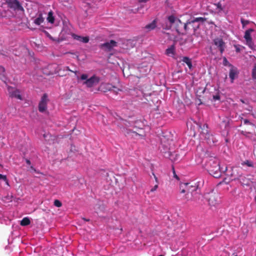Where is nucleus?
Returning <instances> with one entry per match:
<instances>
[{
	"label": "nucleus",
	"instance_id": "nucleus-14",
	"mask_svg": "<svg viewBox=\"0 0 256 256\" xmlns=\"http://www.w3.org/2000/svg\"><path fill=\"white\" fill-rule=\"evenodd\" d=\"M116 46V42L114 40H110L109 42H106L100 45L102 48H104L106 50H110L112 48Z\"/></svg>",
	"mask_w": 256,
	"mask_h": 256
},
{
	"label": "nucleus",
	"instance_id": "nucleus-13",
	"mask_svg": "<svg viewBox=\"0 0 256 256\" xmlns=\"http://www.w3.org/2000/svg\"><path fill=\"white\" fill-rule=\"evenodd\" d=\"M248 176H241L240 178L238 179L240 180L241 184L243 186H250V184H252V180L248 178Z\"/></svg>",
	"mask_w": 256,
	"mask_h": 256
},
{
	"label": "nucleus",
	"instance_id": "nucleus-7",
	"mask_svg": "<svg viewBox=\"0 0 256 256\" xmlns=\"http://www.w3.org/2000/svg\"><path fill=\"white\" fill-rule=\"evenodd\" d=\"M8 90L10 96L11 98H14L20 100H22V97L18 90L15 88H14L8 86Z\"/></svg>",
	"mask_w": 256,
	"mask_h": 256
},
{
	"label": "nucleus",
	"instance_id": "nucleus-58",
	"mask_svg": "<svg viewBox=\"0 0 256 256\" xmlns=\"http://www.w3.org/2000/svg\"><path fill=\"white\" fill-rule=\"evenodd\" d=\"M234 256H238L236 254L234 255Z\"/></svg>",
	"mask_w": 256,
	"mask_h": 256
},
{
	"label": "nucleus",
	"instance_id": "nucleus-33",
	"mask_svg": "<svg viewBox=\"0 0 256 256\" xmlns=\"http://www.w3.org/2000/svg\"><path fill=\"white\" fill-rule=\"evenodd\" d=\"M42 64L41 62H38V65H37L36 66L35 69L36 70L38 69V70H42Z\"/></svg>",
	"mask_w": 256,
	"mask_h": 256
},
{
	"label": "nucleus",
	"instance_id": "nucleus-59",
	"mask_svg": "<svg viewBox=\"0 0 256 256\" xmlns=\"http://www.w3.org/2000/svg\"><path fill=\"white\" fill-rule=\"evenodd\" d=\"M0 166H2V165L0 164Z\"/></svg>",
	"mask_w": 256,
	"mask_h": 256
},
{
	"label": "nucleus",
	"instance_id": "nucleus-21",
	"mask_svg": "<svg viewBox=\"0 0 256 256\" xmlns=\"http://www.w3.org/2000/svg\"><path fill=\"white\" fill-rule=\"evenodd\" d=\"M182 61L187 64V66H188L189 68H190V69L192 68V61H191V60L188 57H187V56L183 57V58L182 59Z\"/></svg>",
	"mask_w": 256,
	"mask_h": 256
},
{
	"label": "nucleus",
	"instance_id": "nucleus-55",
	"mask_svg": "<svg viewBox=\"0 0 256 256\" xmlns=\"http://www.w3.org/2000/svg\"><path fill=\"white\" fill-rule=\"evenodd\" d=\"M33 170H34V172H36V170H34V168H33Z\"/></svg>",
	"mask_w": 256,
	"mask_h": 256
},
{
	"label": "nucleus",
	"instance_id": "nucleus-23",
	"mask_svg": "<svg viewBox=\"0 0 256 256\" xmlns=\"http://www.w3.org/2000/svg\"><path fill=\"white\" fill-rule=\"evenodd\" d=\"M242 166H246L248 167L254 168V164L252 161L250 160H246L241 163Z\"/></svg>",
	"mask_w": 256,
	"mask_h": 256
},
{
	"label": "nucleus",
	"instance_id": "nucleus-29",
	"mask_svg": "<svg viewBox=\"0 0 256 256\" xmlns=\"http://www.w3.org/2000/svg\"><path fill=\"white\" fill-rule=\"evenodd\" d=\"M168 20L171 24H172L175 22L176 18L174 17V16L172 15L168 17Z\"/></svg>",
	"mask_w": 256,
	"mask_h": 256
},
{
	"label": "nucleus",
	"instance_id": "nucleus-56",
	"mask_svg": "<svg viewBox=\"0 0 256 256\" xmlns=\"http://www.w3.org/2000/svg\"><path fill=\"white\" fill-rule=\"evenodd\" d=\"M255 200H256V197H255Z\"/></svg>",
	"mask_w": 256,
	"mask_h": 256
},
{
	"label": "nucleus",
	"instance_id": "nucleus-44",
	"mask_svg": "<svg viewBox=\"0 0 256 256\" xmlns=\"http://www.w3.org/2000/svg\"><path fill=\"white\" fill-rule=\"evenodd\" d=\"M224 65H226L227 64H230L228 63V60H226V58H224Z\"/></svg>",
	"mask_w": 256,
	"mask_h": 256
},
{
	"label": "nucleus",
	"instance_id": "nucleus-25",
	"mask_svg": "<svg viewBox=\"0 0 256 256\" xmlns=\"http://www.w3.org/2000/svg\"><path fill=\"white\" fill-rule=\"evenodd\" d=\"M47 20L50 24H54V18L53 16V12L52 10L48 13Z\"/></svg>",
	"mask_w": 256,
	"mask_h": 256
},
{
	"label": "nucleus",
	"instance_id": "nucleus-51",
	"mask_svg": "<svg viewBox=\"0 0 256 256\" xmlns=\"http://www.w3.org/2000/svg\"><path fill=\"white\" fill-rule=\"evenodd\" d=\"M8 198V200H10V201H12V198Z\"/></svg>",
	"mask_w": 256,
	"mask_h": 256
},
{
	"label": "nucleus",
	"instance_id": "nucleus-26",
	"mask_svg": "<svg viewBox=\"0 0 256 256\" xmlns=\"http://www.w3.org/2000/svg\"><path fill=\"white\" fill-rule=\"evenodd\" d=\"M30 224V220L28 217H25L20 221V224L22 226H26Z\"/></svg>",
	"mask_w": 256,
	"mask_h": 256
},
{
	"label": "nucleus",
	"instance_id": "nucleus-22",
	"mask_svg": "<svg viewBox=\"0 0 256 256\" xmlns=\"http://www.w3.org/2000/svg\"><path fill=\"white\" fill-rule=\"evenodd\" d=\"M130 132H131V130H130ZM132 132L136 136H139L142 138H144L146 136V132L142 129H140L138 132L133 131Z\"/></svg>",
	"mask_w": 256,
	"mask_h": 256
},
{
	"label": "nucleus",
	"instance_id": "nucleus-20",
	"mask_svg": "<svg viewBox=\"0 0 256 256\" xmlns=\"http://www.w3.org/2000/svg\"><path fill=\"white\" fill-rule=\"evenodd\" d=\"M156 27V20H154L150 24L146 26L145 28L148 30V31L152 30L155 28Z\"/></svg>",
	"mask_w": 256,
	"mask_h": 256
},
{
	"label": "nucleus",
	"instance_id": "nucleus-19",
	"mask_svg": "<svg viewBox=\"0 0 256 256\" xmlns=\"http://www.w3.org/2000/svg\"><path fill=\"white\" fill-rule=\"evenodd\" d=\"M44 18L42 16V13L39 14L38 17L36 18L34 20V23L37 25H40L44 22Z\"/></svg>",
	"mask_w": 256,
	"mask_h": 256
},
{
	"label": "nucleus",
	"instance_id": "nucleus-16",
	"mask_svg": "<svg viewBox=\"0 0 256 256\" xmlns=\"http://www.w3.org/2000/svg\"><path fill=\"white\" fill-rule=\"evenodd\" d=\"M112 88H116V87L114 86H112L110 84L102 83L100 84L99 90H102L104 92H106L107 90H112Z\"/></svg>",
	"mask_w": 256,
	"mask_h": 256
},
{
	"label": "nucleus",
	"instance_id": "nucleus-12",
	"mask_svg": "<svg viewBox=\"0 0 256 256\" xmlns=\"http://www.w3.org/2000/svg\"><path fill=\"white\" fill-rule=\"evenodd\" d=\"M206 20V18L202 17H198L194 18L193 20L189 22H187L186 23L184 24V29L185 30H189L190 28H188V24H194L196 22H203Z\"/></svg>",
	"mask_w": 256,
	"mask_h": 256
},
{
	"label": "nucleus",
	"instance_id": "nucleus-11",
	"mask_svg": "<svg viewBox=\"0 0 256 256\" xmlns=\"http://www.w3.org/2000/svg\"><path fill=\"white\" fill-rule=\"evenodd\" d=\"M242 176V171L240 168L234 167L232 168L230 176L233 180H238Z\"/></svg>",
	"mask_w": 256,
	"mask_h": 256
},
{
	"label": "nucleus",
	"instance_id": "nucleus-9",
	"mask_svg": "<svg viewBox=\"0 0 256 256\" xmlns=\"http://www.w3.org/2000/svg\"><path fill=\"white\" fill-rule=\"evenodd\" d=\"M229 66L230 68V70L229 76L231 80V82H233L234 80L238 76V68L232 64H229Z\"/></svg>",
	"mask_w": 256,
	"mask_h": 256
},
{
	"label": "nucleus",
	"instance_id": "nucleus-8",
	"mask_svg": "<svg viewBox=\"0 0 256 256\" xmlns=\"http://www.w3.org/2000/svg\"><path fill=\"white\" fill-rule=\"evenodd\" d=\"M254 31V30L252 28H249L245 32L244 36V38L246 40V44L250 48H252L254 45L251 37V33Z\"/></svg>",
	"mask_w": 256,
	"mask_h": 256
},
{
	"label": "nucleus",
	"instance_id": "nucleus-39",
	"mask_svg": "<svg viewBox=\"0 0 256 256\" xmlns=\"http://www.w3.org/2000/svg\"><path fill=\"white\" fill-rule=\"evenodd\" d=\"M193 24H188V26H190L192 27V28H194V31L195 32V31H196V30H197L198 28H199V25H198L196 26H193Z\"/></svg>",
	"mask_w": 256,
	"mask_h": 256
},
{
	"label": "nucleus",
	"instance_id": "nucleus-27",
	"mask_svg": "<svg viewBox=\"0 0 256 256\" xmlns=\"http://www.w3.org/2000/svg\"><path fill=\"white\" fill-rule=\"evenodd\" d=\"M252 78L253 79L256 80V64L254 65L252 70Z\"/></svg>",
	"mask_w": 256,
	"mask_h": 256
},
{
	"label": "nucleus",
	"instance_id": "nucleus-6",
	"mask_svg": "<svg viewBox=\"0 0 256 256\" xmlns=\"http://www.w3.org/2000/svg\"><path fill=\"white\" fill-rule=\"evenodd\" d=\"M213 42L214 44L218 48L220 54H222L226 48V44L223 40L220 38H216L213 40Z\"/></svg>",
	"mask_w": 256,
	"mask_h": 256
},
{
	"label": "nucleus",
	"instance_id": "nucleus-43",
	"mask_svg": "<svg viewBox=\"0 0 256 256\" xmlns=\"http://www.w3.org/2000/svg\"><path fill=\"white\" fill-rule=\"evenodd\" d=\"M249 112H252V108L251 106H248V108H246Z\"/></svg>",
	"mask_w": 256,
	"mask_h": 256
},
{
	"label": "nucleus",
	"instance_id": "nucleus-28",
	"mask_svg": "<svg viewBox=\"0 0 256 256\" xmlns=\"http://www.w3.org/2000/svg\"><path fill=\"white\" fill-rule=\"evenodd\" d=\"M54 206L56 207L60 208L62 206V204L61 202H60L58 200H55L54 202Z\"/></svg>",
	"mask_w": 256,
	"mask_h": 256
},
{
	"label": "nucleus",
	"instance_id": "nucleus-4",
	"mask_svg": "<svg viewBox=\"0 0 256 256\" xmlns=\"http://www.w3.org/2000/svg\"><path fill=\"white\" fill-rule=\"evenodd\" d=\"M48 102V95L44 94L42 96L38 104V109L40 112H44L47 110V104Z\"/></svg>",
	"mask_w": 256,
	"mask_h": 256
},
{
	"label": "nucleus",
	"instance_id": "nucleus-5",
	"mask_svg": "<svg viewBox=\"0 0 256 256\" xmlns=\"http://www.w3.org/2000/svg\"><path fill=\"white\" fill-rule=\"evenodd\" d=\"M206 198L210 206H215L218 203V196L216 193L213 192L206 194Z\"/></svg>",
	"mask_w": 256,
	"mask_h": 256
},
{
	"label": "nucleus",
	"instance_id": "nucleus-40",
	"mask_svg": "<svg viewBox=\"0 0 256 256\" xmlns=\"http://www.w3.org/2000/svg\"><path fill=\"white\" fill-rule=\"evenodd\" d=\"M186 41L188 42H190V43H192V42H193V38H192V37L191 36H189L186 40Z\"/></svg>",
	"mask_w": 256,
	"mask_h": 256
},
{
	"label": "nucleus",
	"instance_id": "nucleus-17",
	"mask_svg": "<svg viewBox=\"0 0 256 256\" xmlns=\"http://www.w3.org/2000/svg\"><path fill=\"white\" fill-rule=\"evenodd\" d=\"M72 36L74 40L84 43H87L89 41V38L88 36L83 37L76 34H72Z\"/></svg>",
	"mask_w": 256,
	"mask_h": 256
},
{
	"label": "nucleus",
	"instance_id": "nucleus-30",
	"mask_svg": "<svg viewBox=\"0 0 256 256\" xmlns=\"http://www.w3.org/2000/svg\"><path fill=\"white\" fill-rule=\"evenodd\" d=\"M240 22H241V23H242L243 27L245 26L246 25H247L249 24L248 20H245L244 18H241Z\"/></svg>",
	"mask_w": 256,
	"mask_h": 256
},
{
	"label": "nucleus",
	"instance_id": "nucleus-52",
	"mask_svg": "<svg viewBox=\"0 0 256 256\" xmlns=\"http://www.w3.org/2000/svg\"><path fill=\"white\" fill-rule=\"evenodd\" d=\"M227 170V168L226 167L225 170H223V172H225Z\"/></svg>",
	"mask_w": 256,
	"mask_h": 256
},
{
	"label": "nucleus",
	"instance_id": "nucleus-42",
	"mask_svg": "<svg viewBox=\"0 0 256 256\" xmlns=\"http://www.w3.org/2000/svg\"><path fill=\"white\" fill-rule=\"evenodd\" d=\"M152 175L154 176V178L155 179V180H156V184H158V178L154 174V172L152 173Z\"/></svg>",
	"mask_w": 256,
	"mask_h": 256
},
{
	"label": "nucleus",
	"instance_id": "nucleus-36",
	"mask_svg": "<svg viewBox=\"0 0 256 256\" xmlns=\"http://www.w3.org/2000/svg\"><path fill=\"white\" fill-rule=\"evenodd\" d=\"M213 99L214 100H219L220 99V96L219 94H216L213 96Z\"/></svg>",
	"mask_w": 256,
	"mask_h": 256
},
{
	"label": "nucleus",
	"instance_id": "nucleus-34",
	"mask_svg": "<svg viewBox=\"0 0 256 256\" xmlns=\"http://www.w3.org/2000/svg\"><path fill=\"white\" fill-rule=\"evenodd\" d=\"M158 188V184H156L152 188H151L150 192H154L157 190Z\"/></svg>",
	"mask_w": 256,
	"mask_h": 256
},
{
	"label": "nucleus",
	"instance_id": "nucleus-2",
	"mask_svg": "<svg viewBox=\"0 0 256 256\" xmlns=\"http://www.w3.org/2000/svg\"><path fill=\"white\" fill-rule=\"evenodd\" d=\"M209 173L214 178H218L222 175V168H220V161L214 158L209 160L207 164Z\"/></svg>",
	"mask_w": 256,
	"mask_h": 256
},
{
	"label": "nucleus",
	"instance_id": "nucleus-37",
	"mask_svg": "<svg viewBox=\"0 0 256 256\" xmlns=\"http://www.w3.org/2000/svg\"><path fill=\"white\" fill-rule=\"evenodd\" d=\"M0 180H6V175H3L2 174H0Z\"/></svg>",
	"mask_w": 256,
	"mask_h": 256
},
{
	"label": "nucleus",
	"instance_id": "nucleus-45",
	"mask_svg": "<svg viewBox=\"0 0 256 256\" xmlns=\"http://www.w3.org/2000/svg\"><path fill=\"white\" fill-rule=\"evenodd\" d=\"M66 70H67L70 71L71 72H73L76 73V72H74V71L72 70H70V68L68 66H66Z\"/></svg>",
	"mask_w": 256,
	"mask_h": 256
},
{
	"label": "nucleus",
	"instance_id": "nucleus-48",
	"mask_svg": "<svg viewBox=\"0 0 256 256\" xmlns=\"http://www.w3.org/2000/svg\"><path fill=\"white\" fill-rule=\"evenodd\" d=\"M82 219L84 220V221H86V222H89L90 220V219H87V218H82Z\"/></svg>",
	"mask_w": 256,
	"mask_h": 256
},
{
	"label": "nucleus",
	"instance_id": "nucleus-1",
	"mask_svg": "<svg viewBox=\"0 0 256 256\" xmlns=\"http://www.w3.org/2000/svg\"><path fill=\"white\" fill-rule=\"evenodd\" d=\"M198 186L190 183H184L180 184V193H185L182 198L186 203L190 202H196L200 200V195L197 192Z\"/></svg>",
	"mask_w": 256,
	"mask_h": 256
},
{
	"label": "nucleus",
	"instance_id": "nucleus-24",
	"mask_svg": "<svg viewBox=\"0 0 256 256\" xmlns=\"http://www.w3.org/2000/svg\"><path fill=\"white\" fill-rule=\"evenodd\" d=\"M202 128V132H200V134L202 136H204V135H206L208 134L209 132L208 130V126L206 124H204L202 127H200Z\"/></svg>",
	"mask_w": 256,
	"mask_h": 256
},
{
	"label": "nucleus",
	"instance_id": "nucleus-41",
	"mask_svg": "<svg viewBox=\"0 0 256 256\" xmlns=\"http://www.w3.org/2000/svg\"><path fill=\"white\" fill-rule=\"evenodd\" d=\"M173 174H174V176L177 180H179V178L178 176L176 174V172H175V170H174V168H173Z\"/></svg>",
	"mask_w": 256,
	"mask_h": 256
},
{
	"label": "nucleus",
	"instance_id": "nucleus-10",
	"mask_svg": "<svg viewBox=\"0 0 256 256\" xmlns=\"http://www.w3.org/2000/svg\"><path fill=\"white\" fill-rule=\"evenodd\" d=\"M8 6L12 8L17 10H22L23 8L19 2L17 0H8L7 1Z\"/></svg>",
	"mask_w": 256,
	"mask_h": 256
},
{
	"label": "nucleus",
	"instance_id": "nucleus-18",
	"mask_svg": "<svg viewBox=\"0 0 256 256\" xmlns=\"http://www.w3.org/2000/svg\"><path fill=\"white\" fill-rule=\"evenodd\" d=\"M202 137L204 138L208 144H212L214 142V136L210 134V132L206 135H204Z\"/></svg>",
	"mask_w": 256,
	"mask_h": 256
},
{
	"label": "nucleus",
	"instance_id": "nucleus-54",
	"mask_svg": "<svg viewBox=\"0 0 256 256\" xmlns=\"http://www.w3.org/2000/svg\"><path fill=\"white\" fill-rule=\"evenodd\" d=\"M44 138H46V134H44Z\"/></svg>",
	"mask_w": 256,
	"mask_h": 256
},
{
	"label": "nucleus",
	"instance_id": "nucleus-50",
	"mask_svg": "<svg viewBox=\"0 0 256 256\" xmlns=\"http://www.w3.org/2000/svg\"><path fill=\"white\" fill-rule=\"evenodd\" d=\"M5 182H6V184H7V185H8V180L6 179V180H4Z\"/></svg>",
	"mask_w": 256,
	"mask_h": 256
},
{
	"label": "nucleus",
	"instance_id": "nucleus-47",
	"mask_svg": "<svg viewBox=\"0 0 256 256\" xmlns=\"http://www.w3.org/2000/svg\"><path fill=\"white\" fill-rule=\"evenodd\" d=\"M26 162L28 164H30V160H28V159H26Z\"/></svg>",
	"mask_w": 256,
	"mask_h": 256
},
{
	"label": "nucleus",
	"instance_id": "nucleus-38",
	"mask_svg": "<svg viewBox=\"0 0 256 256\" xmlns=\"http://www.w3.org/2000/svg\"><path fill=\"white\" fill-rule=\"evenodd\" d=\"M244 124H250L252 126V127H254V126L253 124H251V123L250 122V121H249L248 120H247V119H245V120H244Z\"/></svg>",
	"mask_w": 256,
	"mask_h": 256
},
{
	"label": "nucleus",
	"instance_id": "nucleus-53",
	"mask_svg": "<svg viewBox=\"0 0 256 256\" xmlns=\"http://www.w3.org/2000/svg\"><path fill=\"white\" fill-rule=\"evenodd\" d=\"M43 72L44 74H47V75H48V73L44 72Z\"/></svg>",
	"mask_w": 256,
	"mask_h": 256
},
{
	"label": "nucleus",
	"instance_id": "nucleus-49",
	"mask_svg": "<svg viewBox=\"0 0 256 256\" xmlns=\"http://www.w3.org/2000/svg\"><path fill=\"white\" fill-rule=\"evenodd\" d=\"M240 101L243 104H246L242 99H240Z\"/></svg>",
	"mask_w": 256,
	"mask_h": 256
},
{
	"label": "nucleus",
	"instance_id": "nucleus-46",
	"mask_svg": "<svg viewBox=\"0 0 256 256\" xmlns=\"http://www.w3.org/2000/svg\"><path fill=\"white\" fill-rule=\"evenodd\" d=\"M216 5H217V7L218 8H220L221 10L222 9V7H221V4L220 2H218Z\"/></svg>",
	"mask_w": 256,
	"mask_h": 256
},
{
	"label": "nucleus",
	"instance_id": "nucleus-32",
	"mask_svg": "<svg viewBox=\"0 0 256 256\" xmlns=\"http://www.w3.org/2000/svg\"><path fill=\"white\" fill-rule=\"evenodd\" d=\"M241 133L246 136H249V135L250 134V132H247L246 130H242Z\"/></svg>",
	"mask_w": 256,
	"mask_h": 256
},
{
	"label": "nucleus",
	"instance_id": "nucleus-15",
	"mask_svg": "<svg viewBox=\"0 0 256 256\" xmlns=\"http://www.w3.org/2000/svg\"><path fill=\"white\" fill-rule=\"evenodd\" d=\"M165 54L169 56H174L176 54V48L174 44L172 45L168 48L166 50Z\"/></svg>",
	"mask_w": 256,
	"mask_h": 256
},
{
	"label": "nucleus",
	"instance_id": "nucleus-31",
	"mask_svg": "<svg viewBox=\"0 0 256 256\" xmlns=\"http://www.w3.org/2000/svg\"><path fill=\"white\" fill-rule=\"evenodd\" d=\"M0 79L3 81H4L6 80V74L5 73H1L0 74Z\"/></svg>",
	"mask_w": 256,
	"mask_h": 256
},
{
	"label": "nucleus",
	"instance_id": "nucleus-3",
	"mask_svg": "<svg viewBox=\"0 0 256 256\" xmlns=\"http://www.w3.org/2000/svg\"><path fill=\"white\" fill-rule=\"evenodd\" d=\"M88 75L86 74H82L80 78L82 80H86L84 82V84H86L88 88H92L97 85L100 81V78L96 76H93L89 78H88Z\"/></svg>",
	"mask_w": 256,
	"mask_h": 256
},
{
	"label": "nucleus",
	"instance_id": "nucleus-57",
	"mask_svg": "<svg viewBox=\"0 0 256 256\" xmlns=\"http://www.w3.org/2000/svg\"><path fill=\"white\" fill-rule=\"evenodd\" d=\"M162 256V255H160V256Z\"/></svg>",
	"mask_w": 256,
	"mask_h": 256
},
{
	"label": "nucleus",
	"instance_id": "nucleus-35",
	"mask_svg": "<svg viewBox=\"0 0 256 256\" xmlns=\"http://www.w3.org/2000/svg\"><path fill=\"white\" fill-rule=\"evenodd\" d=\"M5 72H6V70H5L4 68L2 66H0V74L5 73Z\"/></svg>",
	"mask_w": 256,
	"mask_h": 256
}]
</instances>
